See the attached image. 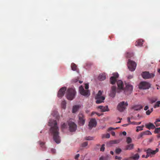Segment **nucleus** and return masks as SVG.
<instances>
[{
    "instance_id": "obj_1",
    "label": "nucleus",
    "mask_w": 160,
    "mask_h": 160,
    "mask_svg": "<svg viewBox=\"0 0 160 160\" xmlns=\"http://www.w3.org/2000/svg\"><path fill=\"white\" fill-rule=\"evenodd\" d=\"M49 125L51 126L50 129V132L53 136L54 141L57 143L58 144L61 142L60 138L59 136V129L57 125L56 120H50L48 122Z\"/></svg>"
},
{
    "instance_id": "obj_2",
    "label": "nucleus",
    "mask_w": 160,
    "mask_h": 160,
    "mask_svg": "<svg viewBox=\"0 0 160 160\" xmlns=\"http://www.w3.org/2000/svg\"><path fill=\"white\" fill-rule=\"evenodd\" d=\"M85 88L86 90H85L82 86H81L79 87V92L82 95L86 97H88L90 94L89 90H87L89 88V85L88 84L86 83L85 84Z\"/></svg>"
},
{
    "instance_id": "obj_3",
    "label": "nucleus",
    "mask_w": 160,
    "mask_h": 160,
    "mask_svg": "<svg viewBox=\"0 0 160 160\" xmlns=\"http://www.w3.org/2000/svg\"><path fill=\"white\" fill-rule=\"evenodd\" d=\"M76 93V92L74 89L71 88L68 89L66 94L67 98L69 100H72L74 98Z\"/></svg>"
},
{
    "instance_id": "obj_4",
    "label": "nucleus",
    "mask_w": 160,
    "mask_h": 160,
    "mask_svg": "<svg viewBox=\"0 0 160 160\" xmlns=\"http://www.w3.org/2000/svg\"><path fill=\"white\" fill-rule=\"evenodd\" d=\"M102 92L101 91H99L98 93L95 97V98L97 100L96 101V103H100L104 102L105 97L102 96Z\"/></svg>"
},
{
    "instance_id": "obj_5",
    "label": "nucleus",
    "mask_w": 160,
    "mask_h": 160,
    "mask_svg": "<svg viewBox=\"0 0 160 160\" xmlns=\"http://www.w3.org/2000/svg\"><path fill=\"white\" fill-rule=\"evenodd\" d=\"M128 105L127 102L122 101L119 103L117 106V108L118 110L120 112H123Z\"/></svg>"
},
{
    "instance_id": "obj_6",
    "label": "nucleus",
    "mask_w": 160,
    "mask_h": 160,
    "mask_svg": "<svg viewBox=\"0 0 160 160\" xmlns=\"http://www.w3.org/2000/svg\"><path fill=\"white\" fill-rule=\"evenodd\" d=\"M78 123L79 125L83 126L85 123L86 118L84 115L80 112L78 115Z\"/></svg>"
},
{
    "instance_id": "obj_7",
    "label": "nucleus",
    "mask_w": 160,
    "mask_h": 160,
    "mask_svg": "<svg viewBox=\"0 0 160 160\" xmlns=\"http://www.w3.org/2000/svg\"><path fill=\"white\" fill-rule=\"evenodd\" d=\"M136 63L133 61L129 59L128 62V66L129 70L131 71H134L136 67Z\"/></svg>"
},
{
    "instance_id": "obj_8",
    "label": "nucleus",
    "mask_w": 160,
    "mask_h": 160,
    "mask_svg": "<svg viewBox=\"0 0 160 160\" xmlns=\"http://www.w3.org/2000/svg\"><path fill=\"white\" fill-rule=\"evenodd\" d=\"M144 151L146 152V153L148 154L151 157H152L153 155L155 154L157 152L159 151V149L157 148L155 150H153L150 148L147 149H144Z\"/></svg>"
},
{
    "instance_id": "obj_9",
    "label": "nucleus",
    "mask_w": 160,
    "mask_h": 160,
    "mask_svg": "<svg viewBox=\"0 0 160 160\" xmlns=\"http://www.w3.org/2000/svg\"><path fill=\"white\" fill-rule=\"evenodd\" d=\"M150 86V84L146 82H141L139 85V88L140 89H148Z\"/></svg>"
},
{
    "instance_id": "obj_10",
    "label": "nucleus",
    "mask_w": 160,
    "mask_h": 160,
    "mask_svg": "<svg viewBox=\"0 0 160 160\" xmlns=\"http://www.w3.org/2000/svg\"><path fill=\"white\" fill-rule=\"evenodd\" d=\"M142 75L143 78L145 79L153 78L155 76L154 73H149L148 72H143Z\"/></svg>"
},
{
    "instance_id": "obj_11",
    "label": "nucleus",
    "mask_w": 160,
    "mask_h": 160,
    "mask_svg": "<svg viewBox=\"0 0 160 160\" xmlns=\"http://www.w3.org/2000/svg\"><path fill=\"white\" fill-rule=\"evenodd\" d=\"M124 90V92L126 94H130L133 90V87L131 85L127 84Z\"/></svg>"
},
{
    "instance_id": "obj_12",
    "label": "nucleus",
    "mask_w": 160,
    "mask_h": 160,
    "mask_svg": "<svg viewBox=\"0 0 160 160\" xmlns=\"http://www.w3.org/2000/svg\"><path fill=\"white\" fill-rule=\"evenodd\" d=\"M69 126V130L71 132L75 131L77 129V126L76 124L72 122H69L68 123Z\"/></svg>"
},
{
    "instance_id": "obj_13",
    "label": "nucleus",
    "mask_w": 160,
    "mask_h": 160,
    "mask_svg": "<svg viewBox=\"0 0 160 160\" xmlns=\"http://www.w3.org/2000/svg\"><path fill=\"white\" fill-rule=\"evenodd\" d=\"M113 76L110 78V81L111 84H114L115 83L116 79L118 78L119 75L118 73H113Z\"/></svg>"
},
{
    "instance_id": "obj_14",
    "label": "nucleus",
    "mask_w": 160,
    "mask_h": 160,
    "mask_svg": "<svg viewBox=\"0 0 160 160\" xmlns=\"http://www.w3.org/2000/svg\"><path fill=\"white\" fill-rule=\"evenodd\" d=\"M66 88L65 87L62 88L58 91V96L59 98H62L64 95Z\"/></svg>"
},
{
    "instance_id": "obj_15",
    "label": "nucleus",
    "mask_w": 160,
    "mask_h": 160,
    "mask_svg": "<svg viewBox=\"0 0 160 160\" xmlns=\"http://www.w3.org/2000/svg\"><path fill=\"white\" fill-rule=\"evenodd\" d=\"M97 125V122L95 119L92 118L90 120L88 126L90 129H91L93 127H95Z\"/></svg>"
},
{
    "instance_id": "obj_16",
    "label": "nucleus",
    "mask_w": 160,
    "mask_h": 160,
    "mask_svg": "<svg viewBox=\"0 0 160 160\" xmlns=\"http://www.w3.org/2000/svg\"><path fill=\"white\" fill-rule=\"evenodd\" d=\"M116 86H113L112 87L111 90L109 93V96L113 98L116 95Z\"/></svg>"
},
{
    "instance_id": "obj_17",
    "label": "nucleus",
    "mask_w": 160,
    "mask_h": 160,
    "mask_svg": "<svg viewBox=\"0 0 160 160\" xmlns=\"http://www.w3.org/2000/svg\"><path fill=\"white\" fill-rule=\"evenodd\" d=\"M117 83L118 89H123V83L122 81L118 80L117 81Z\"/></svg>"
},
{
    "instance_id": "obj_18",
    "label": "nucleus",
    "mask_w": 160,
    "mask_h": 160,
    "mask_svg": "<svg viewBox=\"0 0 160 160\" xmlns=\"http://www.w3.org/2000/svg\"><path fill=\"white\" fill-rule=\"evenodd\" d=\"M98 108L101 110L102 112L108 111H109L108 106H106L105 107L102 106H99Z\"/></svg>"
},
{
    "instance_id": "obj_19",
    "label": "nucleus",
    "mask_w": 160,
    "mask_h": 160,
    "mask_svg": "<svg viewBox=\"0 0 160 160\" xmlns=\"http://www.w3.org/2000/svg\"><path fill=\"white\" fill-rule=\"evenodd\" d=\"M146 126L149 129H154L155 128V126L154 125L150 122H149L147 124H146Z\"/></svg>"
},
{
    "instance_id": "obj_20",
    "label": "nucleus",
    "mask_w": 160,
    "mask_h": 160,
    "mask_svg": "<svg viewBox=\"0 0 160 160\" xmlns=\"http://www.w3.org/2000/svg\"><path fill=\"white\" fill-rule=\"evenodd\" d=\"M106 78V77L105 73L100 74L98 77V79L101 81L104 80Z\"/></svg>"
},
{
    "instance_id": "obj_21",
    "label": "nucleus",
    "mask_w": 160,
    "mask_h": 160,
    "mask_svg": "<svg viewBox=\"0 0 160 160\" xmlns=\"http://www.w3.org/2000/svg\"><path fill=\"white\" fill-rule=\"evenodd\" d=\"M143 41L142 39H139L135 42V45L137 46H141L143 44Z\"/></svg>"
},
{
    "instance_id": "obj_22",
    "label": "nucleus",
    "mask_w": 160,
    "mask_h": 160,
    "mask_svg": "<svg viewBox=\"0 0 160 160\" xmlns=\"http://www.w3.org/2000/svg\"><path fill=\"white\" fill-rule=\"evenodd\" d=\"M134 148V144H131L127 145L125 149V150H130L133 149Z\"/></svg>"
},
{
    "instance_id": "obj_23",
    "label": "nucleus",
    "mask_w": 160,
    "mask_h": 160,
    "mask_svg": "<svg viewBox=\"0 0 160 160\" xmlns=\"http://www.w3.org/2000/svg\"><path fill=\"white\" fill-rule=\"evenodd\" d=\"M139 155L138 154L136 153L133 156L131 157V159H133L134 160H138L139 159Z\"/></svg>"
},
{
    "instance_id": "obj_24",
    "label": "nucleus",
    "mask_w": 160,
    "mask_h": 160,
    "mask_svg": "<svg viewBox=\"0 0 160 160\" xmlns=\"http://www.w3.org/2000/svg\"><path fill=\"white\" fill-rule=\"evenodd\" d=\"M142 108V107L140 105H137L133 106L132 108L135 110H139Z\"/></svg>"
},
{
    "instance_id": "obj_25",
    "label": "nucleus",
    "mask_w": 160,
    "mask_h": 160,
    "mask_svg": "<svg viewBox=\"0 0 160 160\" xmlns=\"http://www.w3.org/2000/svg\"><path fill=\"white\" fill-rule=\"evenodd\" d=\"M79 107L78 105H75L72 108V112H76L78 110Z\"/></svg>"
},
{
    "instance_id": "obj_26",
    "label": "nucleus",
    "mask_w": 160,
    "mask_h": 160,
    "mask_svg": "<svg viewBox=\"0 0 160 160\" xmlns=\"http://www.w3.org/2000/svg\"><path fill=\"white\" fill-rule=\"evenodd\" d=\"M72 69L73 71H77V66L74 63H72L71 64Z\"/></svg>"
},
{
    "instance_id": "obj_27",
    "label": "nucleus",
    "mask_w": 160,
    "mask_h": 160,
    "mask_svg": "<svg viewBox=\"0 0 160 160\" xmlns=\"http://www.w3.org/2000/svg\"><path fill=\"white\" fill-rule=\"evenodd\" d=\"M144 127V125H142L141 126H138L137 127L136 132H138L140 131L143 130V128Z\"/></svg>"
},
{
    "instance_id": "obj_28",
    "label": "nucleus",
    "mask_w": 160,
    "mask_h": 160,
    "mask_svg": "<svg viewBox=\"0 0 160 160\" xmlns=\"http://www.w3.org/2000/svg\"><path fill=\"white\" fill-rule=\"evenodd\" d=\"M144 135H151L152 134L151 132L148 130L146 131L142 132Z\"/></svg>"
},
{
    "instance_id": "obj_29",
    "label": "nucleus",
    "mask_w": 160,
    "mask_h": 160,
    "mask_svg": "<svg viewBox=\"0 0 160 160\" xmlns=\"http://www.w3.org/2000/svg\"><path fill=\"white\" fill-rule=\"evenodd\" d=\"M61 105L62 108H63L65 109L66 107V102L65 101H62V102Z\"/></svg>"
},
{
    "instance_id": "obj_30",
    "label": "nucleus",
    "mask_w": 160,
    "mask_h": 160,
    "mask_svg": "<svg viewBox=\"0 0 160 160\" xmlns=\"http://www.w3.org/2000/svg\"><path fill=\"white\" fill-rule=\"evenodd\" d=\"M132 142V139L130 137H128L127 138L126 142L128 144L131 143Z\"/></svg>"
},
{
    "instance_id": "obj_31",
    "label": "nucleus",
    "mask_w": 160,
    "mask_h": 160,
    "mask_svg": "<svg viewBox=\"0 0 160 160\" xmlns=\"http://www.w3.org/2000/svg\"><path fill=\"white\" fill-rule=\"evenodd\" d=\"M133 56V53L132 52H128L126 55V57L128 58H130Z\"/></svg>"
},
{
    "instance_id": "obj_32",
    "label": "nucleus",
    "mask_w": 160,
    "mask_h": 160,
    "mask_svg": "<svg viewBox=\"0 0 160 160\" xmlns=\"http://www.w3.org/2000/svg\"><path fill=\"white\" fill-rule=\"evenodd\" d=\"M122 151V150L120 148H117L115 150V152L118 154H119Z\"/></svg>"
},
{
    "instance_id": "obj_33",
    "label": "nucleus",
    "mask_w": 160,
    "mask_h": 160,
    "mask_svg": "<svg viewBox=\"0 0 160 160\" xmlns=\"http://www.w3.org/2000/svg\"><path fill=\"white\" fill-rule=\"evenodd\" d=\"M85 139L86 140H93V138L92 137L88 136L86 137L85 138Z\"/></svg>"
},
{
    "instance_id": "obj_34",
    "label": "nucleus",
    "mask_w": 160,
    "mask_h": 160,
    "mask_svg": "<svg viewBox=\"0 0 160 160\" xmlns=\"http://www.w3.org/2000/svg\"><path fill=\"white\" fill-rule=\"evenodd\" d=\"M155 128V129L154 131L155 133H158L160 132V127Z\"/></svg>"
},
{
    "instance_id": "obj_35",
    "label": "nucleus",
    "mask_w": 160,
    "mask_h": 160,
    "mask_svg": "<svg viewBox=\"0 0 160 160\" xmlns=\"http://www.w3.org/2000/svg\"><path fill=\"white\" fill-rule=\"evenodd\" d=\"M105 144H103L100 148V150L101 151L103 152L105 150Z\"/></svg>"
},
{
    "instance_id": "obj_36",
    "label": "nucleus",
    "mask_w": 160,
    "mask_h": 160,
    "mask_svg": "<svg viewBox=\"0 0 160 160\" xmlns=\"http://www.w3.org/2000/svg\"><path fill=\"white\" fill-rule=\"evenodd\" d=\"M110 136V134L109 133H107L106 134L103 135L102 136V138H109Z\"/></svg>"
},
{
    "instance_id": "obj_37",
    "label": "nucleus",
    "mask_w": 160,
    "mask_h": 160,
    "mask_svg": "<svg viewBox=\"0 0 160 160\" xmlns=\"http://www.w3.org/2000/svg\"><path fill=\"white\" fill-rule=\"evenodd\" d=\"M67 127V124L64 123L63 124H62L61 126V128L62 129H64Z\"/></svg>"
},
{
    "instance_id": "obj_38",
    "label": "nucleus",
    "mask_w": 160,
    "mask_h": 160,
    "mask_svg": "<svg viewBox=\"0 0 160 160\" xmlns=\"http://www.w3.org/2000/svg\"><path fill=\"white\" fill-rule=\"evenodd\" d=\"M88 144V142H85L82 144V147H85L87 146Z\"/></svg>"
},
{
    "instance_id": "obj_39",
    "label": "nucleus",
    "mask_w": 160,
    "mask_h": 160,
    "mask_svg": "<svg viewBox=\"0 0 160 160\" xmlns=\"http://www.w3.org/2000/svg\"><path fill=\"white\" fill-rule=\"evenodd\" d=\"M144 135L143 133V132H142V133H141L138 136V139H139L141 138H142V136H144Z\"/></svg>"
},
{
    "instance_id": "obj_40",
    "label": "nucleus",
    "mask_w": 160,
    "mask_h": 160,
    "mask_svg": "<svg viewBox=\"0 0 160 160\" xmlns=\"http://www.w3.org/2000/svg\"><path fill=\"white\" fill-rule=\"evenodd\" d=\"M80 156V155L79 154H77L75 157V159L76 160H78V158Z\"/></svg>"
},
{
    "instance_id": "obj_41",
    "label": "nucleus",
    "mask_w": 160,
    "mask_h": 160,
    "mask_svg": "<svg viewBox=\"0 0 160 160\" xmlns=\"http://www.w3.org/2000/svg\"><path fill=\"white\" fill-rule=\"evenodd\" d=\"M112 142L113 144H116L118 143L119 142V140H115L113 141Z\"/></svg>"
},
{
    "instance_id": "obj_42",
    "label": "nucleus",
    "mask_w": 160,
    "mask_h": 160,
    "mask_svg": "<svg viewBox=\"0 0 160 160\" xmlns=\"http://www.w3.org/2000/svg\"><path fill=\"white\" fill-rule=\"evenodd\" d=\"M115 158L116 159H118V160H121L122 158L121 157H118V156H116L115 157Z\"/></svg>"
},
{
    "instance_id": "obj_43",
    "label": "nucleus",
    "mask_w": 160,
    "mask_h": 160,
    "mask_svg": "<svg viewBox=\"0 0 160 160\" xmlns=\"http://www.w3.org/2000/svg\"><path fill=\"white\" fill-rule=\"evenodd\" d=\"M106 158L103 156L101 157L100 158L99 160H106Z\"/></svg>"
},
{
    "instance_id": "obj_44",
    "label": "nucleus",
    "mask_w": 160,
    "mask_h": 160,
    "mask_svg": "<svg viewBox=\"0 0 160 160\" xmlns=\"http://www.w3.org/2000/svg\"><path fill=\"white\" fill-rule=\"evenodd\" d=\"M151 112L149 110H148L146 112V114L147 115H149L150 114V113H151Z\"/></svg>"
},
{
    "instance_id": "obj_45",
    "label": "nucleus",
    "mask_w": 160,
    "mask_h": 160,
    "mask_svg": "<svg viewBox=\"0 0 160 160\" xmlns=\"http://www.w3.org/2000/svg\"><path fill=\"white\" fill-rule=\"evenodd\" d=\"M123 160H132L131 157L124 158Z\"/></svg>"
},
{
    "instance_id": "obj_46",
    "label": "nucleus",
    "mask_w": 160,
    "mask_h": 160,
    "mask_svg": "<svg viewBox=\"0 0 160 160\" xmlns=\"http://www.w3.org/2000/svg\"><path fill=\"white\" fill-rule=\"evenodd\" d=\"M159 105H158V104L157 103V102H156V104L154 105V108H156L157 107H159Z\"/></svg>"
},
{
    "instance_id": "obj_47",
    "label": "nucleus",
    "mask_w": 160,
    "mask_h": 160,
    "mask_svg": "<svg viewBox=\"0 0 160 160\" xmlns=\"http://www.w3.org/2000/svg\"><path fill=\"white\" fill-rule=\"evenodd\" d=\"M154 123L157 127H158L160 126V124L158 123V122H155Z\"/></svg>"
},
{
    "instance_id": "obj_48",
    "label": "nucleus",
    "mask_w": 160,
    "mask_h": 160,
    "mask_svg": "<svg viewBox=\"0 0 160 160\" xmlns=\"http://www.w3.org/2000/svg\"><path fill=\"white\" fill-rule=\"evenodd\" d=\"M51 152L53 153H55L56 152V150L52 148L51 149Z\"/></svg>"
},
{
    "instance_id": "obj_49",
    "label": "nucleus",
    "mask_w": 160,
    "mask_h": 160,
    "mask_svg": "<svg viewBox=\"0 0 160 160\" xmlns=\"http://www.w3.org/2000/svg\"><path fill=\"white\" fill-rule=\"evenodd\" d=\"M40 145H41V146L42 147V148L44 147V143L42 142H41L40 143Z\"/></svg>"
},
{
    "instance_id": "obj_50",
    "label": "nucleus",
    "mask_w": 160,
    "mask_h": 160,
    "mask_svg": "<svg viewBox=\"0 0 160 160\" xmlns=\"http://www.w3.org/2000/svg\"><path fill=\"white\" fill-rule=\"evenodd\" d=\"M130 124L133 125H137V122H131Z\"/></svg>"
},
{
    "instance_id": "obj_51",
    "label": "nucleus",
    "mask_w": 160,
    "mask_h": 160,
    "mask_svg": "<svg viewBox=\"0 0 160 160\" xmlns=\"http://www.w3.org/2000/svg\"><path fill=\"white\" fill-rule=\"evenodd\" d=\"M148 106H146L145 108H144V110H145V111H146L148 109Z\"/></svg>"
},
{
    "instance_id": "obj_52",
    "label": "nucleus",
    "mask_w": 160,
    "mask_h": 160,
    "mask_svg": "<svg viewBox=\"0 0 160 160\" xmlns=\"http://www.w3.org/2000/svg\"><path fill=\"white\" fill-rule=\"evenodd\" d=\"M133 78V76L132 75H129L128 76V78L129 79H131Z\"/></svg>"
},
{
    "instance_id": "obj_53",
    "label": "nucleus",
    "mask_w": 160,
    "mask_h": 160,
    "mask_svg": "<svg viewBox=\"0 0 160 160\" xmlns=\"http://www.w3.org/2000/svg\"><path fill=\"white\" fill-rule=\"evenodd\" d=\"M127 119L128 122H129V124H130L131 122L130 121V118L128 117Z\"/></svg>"
},
{
    "instance_id": "obj_54",
    "label": "nucleus",
    "mask_w": 160,
    "mask_h": 160,
    "mask_svg": "<svg viewBox=\"0 0 160 160\" xmlns=\"http://www.w3.org/2000/svg\"><path fill=\"white\" fill-rule=\"evenodd\" d=\"M111 134L113 136H115V133L114 132H113V131L112 132H111Z\"/></svg>"
},
{
    "instance_id": "obj_55",
    "label": "nucleus",
    "mask_w": 160,
    "mask_h": 160,
    "mask_svg": "<svg viewBox=\"0 0 160 160\" xmlns=\"http://www.w3.org/2000/svg\"><path fill=\"white\" fill-rule=\"evenodd\" d=\"M122 133L123 135H124V136H126V134H127V133L125 131H123L122 132Z\"/></svg>"
},
{
    "instance_id": "obj_56",
    "label": "nucleus",
    "mask_w": 160,
    "mask_h": 160,
    "mask_svg": "<svg viewBox=\"0 0 160 160\" xmlns=\"http://www.w3.org/2000/svg\"><path fill=\"white\" fill-rule=\"evenodd\" d=\"M129 124H124L123 125H122V126L123 127H126V126H128Z\"/></svg>"
},
{
    "instance_id": "obj_57",
    "label": "nucleus",
    "mask_w": 160,
    "mask_h": 160,
    "mask_svg": "<svg viewBox=\"0 0 160 160\" xmlns=\"http://www.w3.org/2000/svg\"><path fill=\"white\" fill-rule=\"evenodd\" d=\"M149 157H150V156L148 154H147V155L145 156V158H147Z\"/></svg>"
},
{
    "instance_id": "obj_58",
    "label": "nucleus",
    "mask_w": 160,
    "mask_h": 160,
    "mask_svg": "<svg viewBox=\"0 0 160 160\" xmlns=\"http://www.w3.org/2000/svg\"><path fill=\"white\" fill-rule=\"evenodd\" d=\"M113 129H114L113 128L110 127L108 128V131H111Z\"/></svg>"
},
{
    "instance_id": "obj_59",
    "label": "nucleus",
    "mask_w": 160,
    "mask_h": 160,
    "mask_svg": "<svg viewBox=\"0 0 160 160\" xmlns=\"http://www.w3.org/2000/svg\"><path fill=\"white\" fill-rule=\"evenodd\" d=\"M156 101V99H152L151 100V102H152V103H153V102H155V101Z\"/></svg>"
},
{
    "instance_id": "obj_60",
    "label": "nucleus",
    "mask_w": 160,
    "mask_h": 160,
    "mask_svg": "<svg viewBox=\"0 0 160 160\" xmlns=\"http://www.w3.org/2000/svg\"><path fill=\"white\" fill-rule=\"evenodd\" d=\"M155 122H160V119H156Z\"/></svg>"
},
{
    "instance_id": "obj_61",
    "label": "nucleus",
    "mask_w": 160,
    "mask_h": 160,
    "mask_svg": "<svg viewBox=\"0 0 160 160\" xmlns=\"http://www.w3.org/2000/svg\"><path fill=\"white\" fill-rule=\"evenodd\" d=\"M95 113H96V112H92L91 113V116L93 115Z\"/></svg>"
},
{
    "instance_id": "obj_62",
    "label": "nucleus",
    "mask_w": 160,
    "mask_h": 160,
    "mask_svg": "<svg viewBox=\"0 0 160 160\" xmlns=\"http://www.w3.org/2000/svg\"><path fill=\"white\" fill-rule=\"evenodd\" d=\"M73 81L74 82H76L78 81V80L77 79H76L74 80H73Z\"/></svg>"
},
{
    "instance_id": "obj_63",
    "label": "nucleus",
    "mask_w": 160,
    "mask_h": 160,
    "mask_svg": "<svg viewBox=\"0 0 160 160\" xmlns=\"http://www.w3.org/2000/svg\"><path fill=\"white\" fill-rule=\"evenodd\" d=\"M157 138H160V133L159 134H158L157 135Z\"/></svg>"
},
{
    "instance_id": "obj_64",
    "label": "nucleus",
    "mask_w": 160,
    "mask_h": 160,
    "mask_svg": "<svg viewBox=\"0 0 160 160\" xmlns=\"http://www.w3.org/2000/svg\"><path fill=\"white\" fill-rule=\"evenodd\" d=\"M110 154H111L112 155H113L114 154V152L113 151H110Z\"/></svg>"
}]
</instances>
